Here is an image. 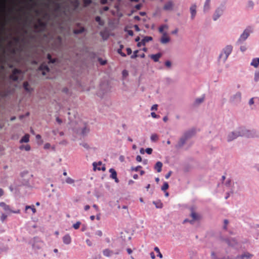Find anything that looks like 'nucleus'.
Segmentation results:
<instances>
[{
    "label": "nucleus",
    "mask_w": 259,
    "mask_h": 259,
    "mask_svg": "<svg viewBox=\"0 0 259 259\" xmlns=\"http://www.w3.org/2000/svg\"><path fill=\"white\" fill-rule=\"evenodd\" d=\"M257 136L254 130H249L243 126H239L228 133L226 139L228 142L233 141L239 137L253 138Z\"/></svg>",
    "instance_id": "1"
},
{
    "label": "nucleus",
    "mask_w": 259,
    "mask_h": 259,
    "mask_svg": "<svg viewBox=\"0 0 259 259\" xmlns=\"http://www.w3.org/2000/svg\"><path fill=\"white\" fill-rule=\"evenodd\" d=\"M233 51V46L231 45H227L221 51L219 56V60L225 63Z\"/></svg>",
    "instance_id": "2"
},
{
    "label": "nucleus",
    "mask_w": 259,
    "mask_h": 259,
    "mask_svg": "<svg viewBox=\"0 0 259 259\" xmlns=\"http://www.w3.org/2000/svg\"><path fill=\"white\" fill-rule=\"evenodd\" d=\"M251 33H252V30L250 28H247L245 29H244L242 34L240 35L239 38L238 39L236 42V44L237 45L242 44L244 41H245L247 39V38L248 37Z\"/></svg>",
    "instance_id": "3"
},
{
    "label": "nucleus",
    "mask_w": 259,
    "mask_h": 259,
    "mask_svg": "<svg viewBox=\"0 0 259 259\" xmlns=\"http://www.w3.org/2000/svg\"><path fill=\"white\" fill-rule=\"evenodd\" d=\"M0 207H1L3 209V210L8 214H9L10 213L18 214L20 212V210L19 209H17L16 210H12L9 205H7L6 203L4 202H0Z\"/></svg>",
    "instance_id": "4"
},
{
    "label": "nucleus",
    "mask_w": 259,
    "mask_h": 259,
    "mask_svg": "<svg viewBox=\"0 0 259 259\" xmlns=\"http://www.w3.org/2000/svg\"><path fill=\"white\" fill-rule=\"evenodd\" d=\"M32 175L27 171H24L21 174V177L23 178L24 181V184L26 185L28 184L29 181L32 178Z\"/></svg>",
    "instance_id": "5"
},
{
    "label": "nucleus",
    "mask_w": 259,
    "mask_h": 259,
    "mask_svg": "<svg viewBox=\"0 0 259 259\" xmlns=\"http://www.w3.org/2000/svg\"><path fill=\"white\" fill-rule=\"evenodd\" d=\"M224 8L223 6L218 7L215 11L213 16L214 21L217 20L223 14Z\"/></svg>",
    "instance_id": "6"
},
{
    "label": "nucleus",
    "mask_w": 259,
    "mask_h": 259,
    "mask_svg": "<svg viewBox=\"0 0 259 259\" xmlns=\"http://www.w3.org/2000/svg\"><path fill=\"white\" fill-rule=\"evenodd\" d=\"M224 241L229 246L232 247H235L238 245V241L234 238L225 239Z\"/></svg>",
    "instance_id": "7"
},
{
    "label": "nucleus",
    "mask_w": 259,
    "mask_h": 259,
    "mask_svg": "<svg viewBox=\"0 0 259 259\" xmlns=\"http://www.w3.org/2000/svg\"><path fill=\"white\" fill-rule=\"evenodd\" d=\"M241 94L239 92H236L235 94H234L230 98L231 102L233 103H236L240 102L241 101Z\"/></svg>",
    "instance_id": "8"
},
{
    "label": "nucleus",
    "mask_w": 259,
    "mask_h": 259,
    "mask_svg": "<svg viewBox=\"0 0 259 259\" xmlns=\"http://www.w3.org/2000/svg\"><path fill=\"white\" fill-rule=\"evenodd\" d=\"M93 165L94 170L98 169V170H102L103 171H105L106 169L105 165L103 164L101 161H99L98 162H94L93 163Z\"/></svg>",
    "instance_id": "9"
},
{
    "label": "nucleus",
    "mask_w": 259,
    "mask_h": 259,
    "mask_svg": "<svg viewBox=\"0 0 259 259\" xmlns=\"http://www.w3.org/2000/svg\"><path fill=\"white\" fill-rule=\"evenodd\" d=\"M21 74V72L19 70L15 69H14L12 74L11 75L10 78L13 80H17Z\"/></svg>",
    "instance_id": "10"
},
{
    "label": "nucleus",
    "mask_w": 259,
    "mask_h": 259,
    "mask_svg": "<svg viewBox=\"0 0 259 259\" xmlns=\"http://www.w3.org/2000/svg\"><path fill=\"white\" fill-rule=\"evenodd\" d=\"M174 4L171 1L167 2L163 6V10L165 11H172L174 9Z\"/></svg>",
    "instance_id": "11"
},
{
    "label": "nucleus",
    "mask_w": 259,
    "mask_h": 259,
    "mask_svg": "<svg viewBox=\"0 0 259 259\" xmlns=\"http://www.w3.org/2000/svg\"><path fill=\"white\" fill-rule=\"evenodd\" d=\"M211 8V1L206 0L203 6V11L205 13L208 12Z\"/></svg>",
    "instance_id": "12"
},
{
    "label": "nucleus",
    "mask_w": 259,
    "mask_h": 259,
    "mask_svg": "<svg viewBox=\"0 0 259 259\" xmlns=\"http://www.w3.org/2000/svg\"><path fill=\"white\" fill-rule=\"evenodd\" d=\"M170 41L169 37L167 36L166 32H164L161 39L160 42L162 44H166Z\"/></svg>",
    "instance_id": "13"
},
{
    "label": "nucleus",
    "mask_w": 259,
    "mask_h": 259,
    "mask_svg": "<svg viewBox=\"0 0 259 259\" xmlns=\"http://www.w3.org/2000/svg\"><path fill=\"white\" fill-rule=\"evenodd\" d=\"M63 242L66 245H69L71 242V238L69 234H67L65 235L63 238Z\"/></svg>",
    "instance_id": "14"
},
{
    "label": "nucleus",
    "mask_w": 259,
    "mask_h": 259,
    "mask_svg": "<svg viewBox=\"0 0 259 259\" xmlns=\"http://www.w3.org/2000/svg\"><path fill=\"white\" fill-rule=\"evenodd\" d=\"M39 70L41 71L43 75H45L47 72L49 71V68L46 64H42L39 67Z\"/></svg>",
    "instance_id": "15"
},
{
    "label": "nucleus",
    "mask_w": 259,
    "mask_h": 259,
    "mask_svg": "<svg viewBox=\"0 0 259 259\" xmlns=\"http://www.w3.org/2000/svg\"><path fill=\"white\" fill-rule=\"evenodd\" d=\"M196 5L194 4L192 5L190 8V13H191V17L192 19H193L196 14Z\"/></svg>",
    "instance_id": "16"
},
{
    "label": "nucleus",
    "mask_w": 259,
    "mask_h": 259,
    "mask_svg": "<svg viewBox=\"0 0 259 259\" xmlns=\"http://www.w3.org/2000/svg\"><path fill=\"white\" fill-rule=\"evenodd\" d=\"M110 172V177L115 180L116 183L118 182V179L117 178V173L115 170L112 168L109 169Z\"/></svg>",
    "instance_id": "17"
},
{
    "label": "nucleus",
    "mask_w": 259,
    "mask_h": 259,
    "mask_svg": "<svg viewBox=\"0 0 259 259\" xmlns=\"http://www.w3.org/2000/svg\"><path fill=\"white\" fill-rule=\"evenodd\" d=\"M252 257V254L248 252H245L241 255H238L236 257V259L241 258V259H250Z\"/></svg>",
    "instance_id": "18"
},
{
    "label": "nucleus",
    "mask_w": 259,
    "mask_h": 259,
    "mask_svg": "<svg viewBox=\"0 0 259 259\" xmlns=\"http://www.w3.org/2000/svg\"><path fill=\"white\" fill-rule=\"evenodd\" d=\"M186 141L187 140L186 139L182 137L180 138L179 141L178 142L177 145H176V147L177 148H181L185 144Z\"/></svg>",
    "instance_id": "19"
},
{
    "label": "nucleus",
    "mask_w": 259,
    "mask_h": 259,
    "mask_svg": "<svg viewBox=\"0 0 259 259\" xmlns=\"http://www.w3.org/2000/svg\"><path fill=\"white\" fill-rule=\"evenodd\" d=\"M250 65L257 68L259 66V58H253L250 63Z\"/></svg>",
    "instance_id": "20"
},
{
    "label": "nucleus",
    "mask_w": 259,
    "mask_h": 259,
    "mask_svg": "<svg viewBox=\"0 0 259 259\" xmlns=\"http://www.w3.org/2000/svg\"><path fill=\"white\" fill-rule=\"evenodd\" d=\"M103 254L104 256L109 257H110L113 254V251L109 249H105L103 250Z\"/></svg>",
    "instance_id": "21"
},
{
    "label": "nucleus",
    "mask_w": 259,
    "mask_h": 259,
    "mask_svg": "<svg viewBox=\"0 0 259 259\" xmlns=\"http://www.w3.org/2000/svg\"><path fill=\"white\" fill-rule=\"evenodd\" d=\"M162 163L160 161H157L154 166L155 169L158 172H160L161 171L162 167Z\"/></svg>",
    "instance_id": "22"
},
{
    "label": "nucleus",
    "mask_w": 259,
    "mask_h": 259,
    "mask_svg": "<svg viewBox=\"0 0 259 259\" xmlns=\"http://www.w3.org/2000/svg\"><path fill=\"white\" fill-rule=\"evenodd\" d=\"M190 215L193 219V221H197L200 219V217L193 210L191 211Z\"/></svg>",
    "instance_id": "23"
},
{
    "label": "nucleus",
    "mask_w": 259,
    "mask_h": 259,
    "mask_svg": "<svg viewBox=\"0 0 259 259\" xmlns=\"http://www.w3.org/2000/svg\"><path fill=\"white\" fill-rule=\"evenodd\" d=\"M204 96H201V97L195 99V100L194 101V104L195 105H198L201 104L204 101Z\"/></svg>",
    "instance_id": "24"
},
{
    "label": "nucleus",
    "mask_w": 259,
    "mask_h": 259,
    "mask_svg": "<svg viewBox=\"0 0 259 259\" xmlns=\"http://www.w3.org/2000/svg\"><path fill=\"white\" fill-rule=\"evenodd\" d=\"M29 135L28 134H26L24 136H23L22 139L20 141V143H28L29 141Z\"/></svg>",
    "instance_id": "25"
},
{
    "label": "nucleus",
    "mask_w": 259,
    "mask_h": 259,
    "mask_svg": "<svg viewBox=\"0 0 259 259\" xmlns=\"http://www.w3.org/2000/svg\"><path fill=\"white\" fill-rule=\"evenodd\" d=\"M161 56L160 53H158L156 54L151 55L150 56L151 58H152L155 62H158L159 58Z\"/></svg>",
    "instance_id": "26"
},
{
    "label": "nucleus",
    "mask_w": 259,
    "mask_h": 259,
    "mask_svg": "<svg viewBox=\"0 0 259 259\" xmlns=\"http://www.w3.org/2000/svg\"><path fill=\"white\" fill-rule=\"evenodd\" d=\"M90 132L89 128H87V127H84L82 128L81 129L80 131V134L82 135L83 136H86L87 134H89Z\"/></svg>",
    "instance_id": "27"
},
{
    "label": "nucleus",
    "mask_w": 259,
    "mask_h": 259,
    "mask_svg": "<svg viewBox=\"0 0 259 259\" xmlns=\"http://www.w3.org/2000/svg\"><path fill=\"white\" fill-rule=\"evenodd\" d=\"M192 135L193 132L192 131H187L184 133L182 137L187 140L188 139L190 138Z\"/></svg>",
    "instance_id": "28"
},
{
    "label": "nucleus",
    "mask_w": 259,
    "mask_h": 259,
    "mask_svg": "<svg viewBox=\"0 0 259 259\" xmlns=\"http://www.w3.org/2000/svg\"><path fill=\"white\" fill-rule=\"evenodd\" d=\"M253 7H254V3L252 1H248L246 5V9H249V10L252 9Z\"/></svg>",
    "instance_id": "29"
},
{
    "label": "nucleus",
    "mask_w": 259,
    "mask_h": 259,
    "mask_svg": "<svg viewBox=\"0 0 259 259\" xmlns=\"http://www.w3.org/2000/svg\"><path fill=\"white\" fill-rule=\"evenodd\" d=\"M152 40V37L151 36H145L143 39H142V45L144 46L145 44L147 42H149V41H151Z\"/></svg>",
    "instance_id": "30"
},
{
    "label": "nucleus",
    "mask_w": 259,
    "mask_h": 259,
    "mask_svg": "<svg viewBox=\"0 0 259 259\" xmlns=\"http://www.w3.org/2000/svg\"><path fill=\"white\" fill-rule=\"evenodd\" d=\"M150 139H151V141H152V142H156L158 139V136L156 134H152L150 137Z\"/></svg>",
    "instance_id": "31"
},
{
    "label": "nucleus",
    "mask_w": 259,
    "mask_h": 259,
    "mask_svg": "<svg viewBox=\"0 0 259 259\" xmlns=\"http://www.w3.org/2000/svg\"><path fill=\"white\" fill-rule=\"evenodd\" d=\"M65 182L67 184L74 185V180L70 177L66 179Z\"/></svg>",
    "instance_id": "32"
},
{
    "label": "nucleus",
    "mask_w": 259,
    "mask_h": 259,
    "mask_svg": "<svg viewBox=\"0 0 259 259\" xmlns=\"http://www.w3.org/2000/svg\"><path fill=\"white\" fill-rule=\"evenodd\" d=\"M168 28V26L167 25H163L162 26H161L159 28V31L162 33V34H163V33L164 32V29H167Z\"/></svg>",
    "instance_id": "33"
},
{
    "label": "nucleus",
    "mask_w": 259,
    "mask_h": 259,
    "mask_svg": "<svg viewBox=\"0 0 259 259\" xmlns=\"http://www.w3.org/2000/svg\"><path fill=\"white\" fill-rule=\"evenodd\" d=\"M154 250L157 253V256H158L160 258H162L163 256H162V254L161 253L158 247H155L154 248Z\"/></svg>",
    "instance_id": "34"
},
{
    "label": "nucleus",
    "mask_w": 259,
    "mask_h": 259,
    "mask_svg": "<svg viewBox=\"0 0 259 259\" xmlns=\"http://www.w3.org/2000/svg\"><path fill=\"white\" fill-rule=\"evenodd\" d=\"M153 204H155V207L157 208H161L163 207V204L161 202H153Z\"/></svg>",
    "instance_id": "35"
},
{
    "label": "nucleus",
    "mask_w": 259,
    "mask_h": 259,
    "mask_svg": "<svg viewBox=\"0 0 259 259\" xmlns=\"http://www.w3.org/2000/svg\"><path fill=\"white\" fill-rule=\"evenodd\" d=\"M254 80L255 82H257L259 80V70L255 72Z\"/></svg>",
    "instance_id": "36"
},
{
    "label": "nucleus",
    "mask_w": 259,
    "mask_h": 259,
    "mask_svg": "<svg viewBox=\"0 0 259 259\" xmlns=\"http://www.w3.org/2000/svg\"><path fill=\"white\" fill-rule=\"evenodd\" d=\"M28 209H30V210H32V211L33 213H34L36 212V209L33 205V206H28V205L26 206L25 210H27Z\"/></svg>",
    "instance_id": "37"
},
{
    "label": "nucleus",
    "mask_w": 259,
    "mask_h": 259,
    "mask_svg": "<svg viewBox=\"0 0 259 259\" xmlns=\"http://www.w3.org/2000/svg\"><path fill=\"white\" fill-rule=\"evenodd\" d=\"M20 149H24L26 151H29L30 150V146L28 145L25 146H21L20 147Z\"/></svg>",
    "instance_id": "38"
},
{
    "label": "nucleus",
    "mask_w": 259,
    "mask_h": 259,
    "mask_svg": "<svg viewBox=\"0 0 259 259\" xmlns=\"http://www.w3.org/2000/svg\"><path fill=\"white\" fill-rule=\"evenodd\" d=\"M7 216L8 215L5 213H2L1 218H0L1 221L2 223H3L6 220Z\"/></svg>",
    "instance_id": "39"
},
{
    "label": "nucleus",
    "mask_w": 259,
    "mask_h": 259,
    "mask_svg": "<svg viewBox=\"0 0 259 259\" xmlns=\"http://www.w3.org/2000/svg\"><path fill=\"white\" fill-rule=\"evenodd\" d=\"M168 188V184L167 182H164L163 186L161 187L162 191H165Z\"/></svg>",
    "instance_id": "40"
},
{
    "label": "nucleus",
    "mask_w": 259,
    "mask_h": 259,
    "mask_svg": "<svg viewBox=\"0 0 259 259\" xmlns=\"http://www.w3.org/2000/svg\"><path fill=\"white\" fill-rule=\"evenodd\" d=\"M122 48H123V46L122 45H121L120 47V49H119L117 50V52L119 54H120L122 57H125L126 56L125 54L122 52Z\"/></svg>",
    "instance_id": "41"
},
{
    "label": "nucleus",
    "mask_w": 259,
    "mask_h": 259,
    "mask_svg": "<svg viewBox=\"0 0 259 259\" xmlns=\"http://www.w3.org/2000/svg\"><path fill=\"white\" fill-rule=\"evenodd\" d=\"M81 224V223L79 221L77 222L75 224H73V227L75 229H77L79 228L80 225Z\"/></svg>",
    "instance_id": "42"
},
{
    "label": "nucleus",
    "mask_w": 259,
    "mask_h": 259,
    "mask_svg": "<svg viewBox=\"0 0 259 259\" xmlns=\"http://www.w3.org/2000/svg\"><path fill=\"white\" fill-rule=\"evenodd\" d=\"M240 50L242 52H245L247 50V47L245 45H242L240 47Z\"/></svg>",
    "instance_id": "43"
},
{
    "label": "nucleus",
    "mask_w": 259,
    "mask_h": 259,
    "mask_svg": "<svg viewBox=\"0 0 259 259\" xmlns=\"http://www.w3.org/2000/svg\"><path fill=\"white\" fill-rule=\"evenodd\" d=\"M95 235L99 236V237H102L103 235V233L101 230H97L95 232Z\"/></svg>",
    "instance_id": "44"
},
{
    "label": "nucleus",
    "mask_w": 259,
    "mask_h": 259,
    "mask_svg": "<svg viewBox=\"0 0 259 259\" xmlns=\"http://www.w3.org/2000/svg\"><path fill=\"white\" fill-rule=\"evenodd\" d=\"M95 19H96V21L99 23V25H103V23L101 21L100 17H99V16L96 17Z\"/></svg>",
    "instance_id": "45"
},
{
    "label": "nucleus",
    "mask_w": 259,
    "mask_h": 259,
    "mask_svg": "<svg viewBox=\"0 0 259 259\" xmlns=\"http://www.w3.org/2000/svg\"><path fill=\"white\" fill-rule=\"evenodd\" d=\"M211 256L212 259H225V257H224L223 258H218L217 257V255H216L215 253L214 252H211Z\"/></svg>",
    "instance_id": "46"
},
{
    "label": "nucleus",
    "mask_w": 259,
    "mask_h": 259,
    "mask_svg": "<svg viewBox=\"0 0 259 259\" xmlns=\"http://www.w3.org/2000/svg\"><path fill=\"white\" fill-rule=\"evenodd\" d=\"M80 145L84 147V148L88 149L89 148V145L86 143H82L80 144Z\"/></svg>",
    "instance_id": "47"
},
{
    "label": "nucleus",
    "mask_w": 259,
    "mask_h": 259,
    "mask_svg": "<svg viewBox=\"0 0 259 259\" xmlns=\"http://www.w3.org/2000/svg\"><path fill=\"white\" fill-rule=\"evenodd\" d=\"M83 1L85 6L89 5L92 3L91 0H83Z\"/></svg>",
    "instance_id": "48"
},
{
    "label": "nucleus",
    "mask_w": 259,
    "mask_h": 259,
    "mask_svg": "<svg viewBox=\"0 0 259 259\" xmlns=\"http://www.w3.org/2000/svg\"><path fill=\"white\" fill-rule=\"evenodd\" d=\"M141 168V166H137L136 167H131V170H133V171H138L140 168Z\"/></svg>",
    "instance_id": "49"
},
{
    "label": "nucleus",
    "mask_w": 259,
    "mask_h": 259,
    "mask_svg": "<svg viewBox=\"0 0 259 259\" xmlns=\"http://www.w3.org/2000/svg\"><path fill=\"white\" fill-rule=\"evenodd\" d=\"M146 152L148 154H151L152 152V149L150 148H147L145 150Z\"/></svg>",
    "instance_id": "50"
},
{
    "label": "nucleus",
    "mask_w": 259,
    "mask_h": 259,
    "mask_svg": "<svg viewBox=\"0 0 259 259\" xmlns=\"http://www.w3.org/2000/svg\"><path fill=\"white\" fill-rule=\"evenodd\" d=\"M23 86L25 90L27 91H30L29 89H28V83L27 82H25L23 84Z\"/></svg>",
    "instance_id": "51"
},
{
    "label": "nucleus",
    "mask_w": 259,
    "mask_h": 259,
    "mask_svg": "<svg viewBox=\"0 0 259 259\" xmlns=\"http://www.w3.org/2000/svg\"><path fill=\"white\" fill-rule=\"evenodd\" d=\"M48 59L49 60V63H53L55 62V59L53 60V59H51V55L50 54L48 55Z\"/></svg>",
    "instance_id": "52"
},
{
    "label": "nucleus",
    "mask_w": 259,
    "mask_h": 259,
    "mask_svg": "<svg viewBox=\"0 0 259 259\" xmlns=\"http://www.w3.org/2000/svg\"><path fill=\"white\" fill-rule=\"evenodd\" d=\"M137 53L138 51H134L133 55L131 56V58L133 59L136 58L137 57Z\"/></svg>",
    "instance_id": "53"
},
{
    "label": "nucleus",
    "mask_w": 259,
    "mask_h": 259,
    "mask_svg": "<svg viewBox=\"0 0 259 259\" xmlns=\"http://www.w3.org/2000/svg\"><path fill=\"white\" fill-rule=\"evenodd\" d=\"M224 228L226 229H227V226L228 224V221L227 220H225L224 221Z\"/></svg>",
    "instance_id": "54"
},
{
    "label": "nucleus",
    "mask_w": 259,
    "mask_h": 259,
    "mask_svg": "<svg viewBox=\"0 0 259 259\" xmlns=\"http://www.w3.org/2000/svg\"><path fill=\"white\" fill-rule=\"evenodd\" d=\"M165 64L168 67H170L171 65V63L170 61H166L165 63Z\"/></svg>",
    "instance_id": "55"
},
{
    "label": "nucleus",
    "mask_w": 259,
    "mask_h": 259,
    "mask_svg": "<svg viewBox=\"0 0 259 259\" xmlns=\"http://www.w3.org/2000/svg\"><path fill=\"white\" fill-rule=\"evenodd\" d=\"M151 110H157V104L153 105L151 107Z\"/></svg>",
    "instance_id": "56"
},
{
    "label": "nucleus",
    "mask_w": 259,
    "mask_h": 259,
    "mask_svg": "<svg viewBox=\"0 0 259 259\" xmlns=\"http://www.w3.org/2000/svg\"><path fill=\"white\" fill-rule=\"evenodd\" d=\"M51 147V145L49 143H46L44 145V148L46 149H48L50 148Z\"/></svg>",
    "instance_id": "57"
},
{
    "label": "nucleus",
    "mask_w": 259,
    "mask_h": 259,
    "mask_svg": "<svg viewBox=\"0 0 259 259\" xmlns=\"http://www.w3.org/2000/svg\"><path fill=\"white\" fill-rule=\"evenodd\" d=\"M151 115L153 118H157L158 117V116L155 112H151Z\"/></svg>",
    "instance_id": "58"
},
{
    "label": "nucleus",
    "mask_w": 259,
    "mask_h": 259,
    "mask_svg": "<svg viewBox=\"0 0 259 259\" xmlns=\"http://www.w3.org/2000/svg\"><path fill=\"white\" fill-rule=\"evenodd\" d=\"M101 35L102 36L103 38L105 40L107 39L108 37V36H107V35L106 36V35H104L103 32H101Z\"/></svg>",
    "instance_id": "59"
},
{
    "label": "nucleus",
    "mask_w": 259,
    "mask_h": 259,
    "mask_svg": "<svg viewBox=\"0 0 259 259\" xmlns=\"http://www.w3.org/2000/svg\"><path fill=\"white\" fill-rule=\"evenodd\" d=\"M127 33L130 36H133L134 34L133 31L131 30H126Z\"/></svg>",
    "instance_id": "60"
},
{
    "label": "nucleus",
    "mask_w": 259,
    "mask_h": 259,
    "mask_svg": "<svg viewBox=\"0 0 259 259\" xmlns=\"http://www.w3.org/2000/svg\"><path fill=\"white\" fill-rule=\"evenodd\" d=\"M172 172L171 171H169L165 176V178L166 179H168L169 177L170 176Z\"/></svg>",
    "instance_id": "61"
},
{
    "label": "nucleus",
    "mask_w": 259,
    "mask_h": 259,
    "mask_svg": "<svg viewBox=\"0 0 259 259\" xmlns=\"http://www.w3.org/2000/svg\"><path fill=\"white\" fill-rule=\"evenodd\" d=\"M136 160L138 162H141L142 161V157L140 155L137 156Z\"/></svg>",
    "instance_id": "62"
},
{
    "label": "nucleus",
    "mask_w": 259,
    "mask_h": 259,
    "mask_svg": "<svg viewBox=\"0 0 259 259\" xmlns=\"http://www.w3.org/2000/svg\"><path fill=\"white\" fill-rule=\"evenodd\" d=\"M99 61H100L101 64L104 65L106 63V61L102 60L101 59H99Z\"/></svg>",
    "instance_id": "63"
},
{
    "label": "nucleus",
    "mask_w": 259,
    "mask_h": 259,
    "mask_svg": "<svg viewBox=\"0 0 259 259\" xmlns=\"http://www.w3.org/2000/svg\"><path fill=\"white\" fill-rule=\"evenodd\" d=\"M126 52H127V54L128 55H130L132 53V51L131 49L129 48L126 49Z\"/></svg>",
    "instance_id": "64"
}]
</instances>
